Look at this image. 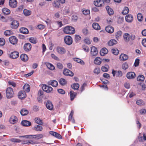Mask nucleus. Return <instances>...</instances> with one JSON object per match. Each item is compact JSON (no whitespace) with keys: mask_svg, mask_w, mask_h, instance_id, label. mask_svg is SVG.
Listing matches in <instances>:
<instances>
[{"mask_svg":"<svg viewBox=\"0 0 146 146\" xmlns=\"http://www.w3.org/2000/svg\"><path fill=\"white\" fill-rule=\"evenodd\" d=\"M129 11V8L128 7H125L122 12V14L123 15H126L127 14Z\"/></svg>","mask_w":146,"mask_h":146,"instance_id":"48","label":"nucleus"},{"mask_svg":"<svg viewBox=\"0 0 146 146\" xmlns=\"http://www.w3.org/2000/svg\"><path fill=\"white\" fill-rule=\"evenodd\" d=\"M18 120V118L16 116H12L9 119V121L11 123L14 124L17 122Z\"/></svg>","mask_w":146,"mask_h":146,"instance_id":"18","label":"nucleus"},{"mask_svg":"<svg viewBox=\"0 0 146 146\" xmlns=\"http://www.w3.org/2000/svg\"><path fill=\"white\" fill-rule=\"evenodd\" d=\"M10 141L14 143H20L21 142V140L17 139L12 138L10 139Z\"/></svg>","mask_w":146,"mask_h":146,"instance_id":"54","label":"nucleus"},{"mask_svg":"<svg viewBox=\"0 0 146 146\" xmlns=\"http://www.w3.org/2000/svg\"><path fill=\"white\" fill-rule=\"evenodd\" d=\"M74 60L77 62L80 63L81 64L83 65L85 64V62L82 60L77 58H75Z\"/></svg>","mask_w":146,"mask_h":146,"instance_id":"43","label":"nucleus"},{"mask_svg":"<svg viewBox=\"0 0 146 146\" xmlns=\"http://www.w3.org/2000/svg\"><path fill=\"white\" fill-rule=\"evenodd\" d=\"M138 139L139 141L143 142V141H146V134L143 133V137H139Z\"/></svg>","mask_w":146,"mask_h":146,"instance_id":"44","label":"nucleus"},{"mask_svg":"<svg viewBox=\"0 0 146 146\" xmlns=\"http://www.w3.org/2000/svg\"><path fill=\"white\" fill-rule=\"evenodd\" d=\"M112 73L113 74V76H115L116 74L117 76L119 77H121L123 75V73L120 70H119L117 71L116 70H114L113 69L112 70Z\"/></svg>","mask_w":146,"mask_h":146,"instance_id":"14","label":"nucleus"},{"mask_svg":"<svg viewBox=\"0 0 146 146\" xmlns=\"http://www.w3.org/2000/svg\"><path fill=\"white\" fill-rule=\"evenodd\" d=\"M46 106L48 110H51L53 108V106L51 102L47 101L46 104Z\"/></svg>","mask_w":146,"mask_h":146,"instance_id":"20","label":"nucleus"},{"mask_svg":"<svg viewBox=\"0 0 146 146\" xmlns=\"http://www.w3.org/2000/svg\"><path fill=\"white\" fill-rule=\"evenodd\" d=\"M20 113L22 115H25L28 114L29 111L23 108L21 110Z\"/></svg>","mask_w":146,"mask_h":146,"instance_id":"40","label":"nucleus"},{"mask_svg":"<svg viewBox=\"0 0 146 146\" xmlns=\"http://www.w3.org/2000/svg\"><path fill=\"white\" fill-rule=\"evenodd\" d=\"M63 31L66 34H73L75 33V30L74 28L73 27L67 26L64 28Z\"/></svg>","mask_w":146,"mask_h":146,"instance_id":"2","label":"nucleus"},{"mask_svg":"<svg viewBox=\"0 0 146 146\" xmlns=\"http://www.w3.org/2000/svg\"><path fill=\"white\" fill-rule=\"evenodd\" d=\"M23 13L25 16H29L31 15V11L27 9H24L23 10Z\"/></svg>","mask_w":146,"mask_h":146,"instance_id":"52","label":"nucleus"},{"mask_svg":"<svg viewBox=\"0 0 146 146\" xmlns=\"http://www.w3.org/2000/svg\"><path fill=\"white\" fill-rule=\"evenodd\" d=\"M70 100L72 101L76 96L77 93L74 91H70Z\"/></svg>","mask_w":146,"mask_h":146,"instance_id":"35","label":"nucleus"},{"mask_svg":"<svg viewBox=\"0 0 146 146\" xmlns=\"http://www.w3.org/2000/svg\"><path fill=\"white\" fill-rule=\"evenodd\" d=\"M117 43V41L114 39H112L108 42V44L109 46H112L116 44Z\"/></svg>","mask_w":146,"mask_h":146,"instance_id":"29","label":"nucleus"},{"mask_svg":"<svg viewBox=\"0 0 146 146\" xmlns=\"http://www.w3.org/2000/svg\"><path fill=\"white\" fill-rule=\"evenodd\" d=\"M59 83L62 86H64L67 84V81L64 78H61L58 81Z\"/></svg>","mask_w":146,"mask_h":146,"instance_id":"33","label":"nucleus"},{"mask_svg":"<svg viewBox=\"0 0 146 146\" xmlns=\"http://www.w3.org/2000/svg\"><path fill=\"white\" fill-rule=\"evenodd\" d=\"M82 48L86 52H88L90 50L89 48L87 46L85 45L83 46Z\"/></svg>","mask_w":146,"mask_h":146,"instance_id":"61","label":"nucleus"},{"mask_svg":"<svg viewBox=\"0 0 146 146\" xmlns=\"http://www.w3.org/2000/svg\"><path fill=\"white\" fill-rule=\"evenodd\" d=\"M139 60L138 59H136L134 63V65L135 67H137L139 66Z\"/></svg>","mask_w":146,"mask_h":146,"instance_id":"62","label":"nucleus"},{"mask_svg":"<svg viewBox=\"0 0 146 146\" xmlns=\"http://www.w3.org/2000/svg\"><path fill=\"white\" fill-rule=\"evenodd\" d=\"M19 53L18 52L14 51L11 52L9 54V57L15 59L17 58L19 56Z\"/></svg>","mask_w":146,"mask_h":146,"instance_id":"9","label":"nucleus"},{"mask_svg":"<svg viewBox=\"0 0 146 146\" xmlns=\"http://www.w3.org/2000/svg\"><path fill=\"white\" fill-rule=\"evenodd\" d=\"M123 38L124 41L126 42H128L130 40H134L135 38V36L134 35H131L127 33H125L123 35Z\"/></svg>","mask_w":146,"mask_h":146,"instance_id":"1","label":"nucleus"},{"mask_svg":"<svg viewBox=\"0 0 146 146\" xmlns=\"http://www.w3.org/2000/svg\"><path fill=\"white\" fill-rule=\"evenodd\" d=\"M57 52L60 54H63L66 52V50L64 48L61 47H58L56 48Z\"/></svg>","mask_w":146,"mask_h":146,"instance_id":"11","label":"nucleus"},{"mask_svg":"<svg viewBox=\"0 0 146 146\" xmlns=\"http://www.w3.org/2000/svg\"><path fill=\"white\" fill-rule=\"evenodd\" d=\"M35 122L39 125H42L43 123L42 120L39 117L35 118Z\"/></svg>","mask_w":146,"mask_h":146,"instance_id":"39","label":"nucleus"},{"mask_svg":"<svg viewBox=\"0 0 146 146\" xmlns=\"http://www.w3.org/2000/svg\"><path fill=\"white\" fill-rule=\"evenodd\" d=\"M13 34V32L10 30H7L4 32V34L6 36H10Z\"/></svg>","mask_w":146,"mask_h":146,"instance_id":"46","label":"nucleus"},{"mask_svg":"<svg viewBox=\"0 0 146 146\" xmlns=\"http://www.w3.org/2000/svg\"><path fill=\"white\" fill-rule=\"evenodd\" d=\"M42 89L44 91L48 93L51 92L53 90V88L50 86L46 85H43L42 86Z\"/></svg>","mask_w":146,"mask_h":146,"instance_id":"5","label":"nucleus"},{"mask_svg":"<svg viewBox=\"0 0 146 146\" xmlns=\"http://www.w3.org/2000/svg\"><path fill=\"white\" fill-rule=\"evenodd\" d=\"M108 49L106 48H103L101 50L100 54L102 56H104L108 53Z\"/></svg>","mask_w":146,"mask_h":146,"instance_id":"34","label":"nucleus"},{"mask_svg":"<svg viewBox=\"0 0 146 146\" xmlns=\"http://www.w3.org/2000/svg\"><path fill=\"white\" fill-rule=\"evenodd\" d=\"M128 65L127 62H125L123 63L122 65V68L124 70L127 69L128 68Z\"/></svg>","mask_w":146,"mask_h":146,"instance_id":"58","label":"nucleus"},{"mask_svg":"<svg viewBox=\"0 0 146 146\" xmlns=\"http://www.w3.org/2000/svg\"><path fill=\"white\" fill-rule=\"evenodd\" d=\"M92 27L95 30H100V27L99 24L96 23H94L92 25Z\"/></svg>","mask_w":146,"mask_h":146,"instance_id":"28","label":"nucleus"},{"mask_svg":"<svg viewBox=\"0 0 146 146\" xmlns=\"http://www.w3.org/2000/svg\"><path fill=\"white\" fill-rule=\"evenodd\" d=\"M19 31L21 33L25 34H28L29 32L28 29L24 27H21L19 29Z\"/></svg>","mask_w":146,"mask_h":146,"instance_id":"25","label":"nucleus"},{"mask_svg":"<svg viewBox=\"0 0 146 146\" xmlns=\"http://www.w3.org/2000/svg\"><path fill=\"white\" fill-rule=\"evenodd\" d=\"M31 47L32 46L30 43H26L24 45L23 49L25 51L28 52L31 50Z\"/></svg>","mask_w":146,"mask_h":146,"instance_id":"8","label":"nucleus"},{"mask_svg":"<svg viewBox=\"0 0 146 146\" xmlns=\"http://www.w3.org/2000/svg\"><path fill=\"white\" fill-rule=\"evenodd\" d=\"M35 139L37 140L42 138L44 137L43 135L41 134L35 135Z\"/></svg>","mask_w":146,"mask_h":146,"instance_id":"55","label":"nucleus"},{"mask_svg":"<svg viewBox=\"0 0 146 146\" xmlns=\"http://www.w3.org/2000/svg\"><path fill=\"white\" fill-rule=\"evenodd\" d=\"M52 5L56 8H58L60 5V3L58 1H54L52 3Z\"/></svg>","mask_w":146,"mask_h":146,"instance_id":"37","label":"nucleus"},{"mask_svg":"<svg viewBox=\"0 0 146 146\" xmlns=\"http://www.w3.org/2000/svg\"><path fill=\"white\" fill-rule=\"evenodd\" d=\"M21 123L23 126H29L31 125V123L30 121L26 120L23 121Z\"/></svg>","mask_w":146,"mask_h":146,"instance_id":"30","label":"nucleus"},{"mask_svg":"<svg viewBox=\"0 0 146 146\" xmlns=\"http://www.w3.org/2000/svg\"><path fill=\"white\" fill-rule=\"evenodd\" d=\"M63 73L65 76H73L74 73L71 71L67 68H65L63 70Z\"/></svg>","mask_w":146,"mask_h":146,"instance_id":"6","label":"nucleus"},{"mask_svg":"<svg viewBox=\"0 0 146 146\" xmlns=\"http://www.w3.org/2000/svg\"><path fill=\"white\" fill-rule=\"evenodd\" d=\"M82 10H82V11L83 14L84 15H88L90 13V11L89 10L87 9L83 10Z\"/></svg>","mask_w":146,"mask_h":146,"instance_id":"59","label":"nucleus"},{"mask_svg":"<svg viewBox=\"0 0 146 146\" xmlns=\"http://www.w3.org/2000/svg\"><path fill=\"white\" fill-rule=\"evenodd\" d=\"M100 70L99 68L97 67L95 68L94 70V72L95 74L98 75L99 74L100 72Z\"/></svg>","mask_w":146,"mask_h":146,"instance_id":"56","label":"nucleus"},{"mask_svg":"<svg viewBox=\"0 0 146 146\" xmlns=\"http://www.w3.org/2000/svg\"><path fill=\"white\" fill-rule=\"evenodd\" d=\"M64 41L65 43L67 45H70L72 43V39L70 36H66L64 37Z\"/></svg>","mask_w":146,"mask_h":146,"instance_id":"4","label":"nucleus"},{"mask_svg":"<svg viewBox=\"0 0 146 146\" xmlns=\"http://www.w3.org/2000/svg\"><path fill=\"white\" fill-rule=\"evenodd\" d=\"M5 43V40L3 38H0V46H2L4 45Z\"/></svg>","mask_w":146,"mask_h":146,"instance_id":"63","label":"nucleus"},{"mask_svg":"<svg viewBox=\"0 0 146 146\" xmlns=\"http://www.w3.org/2000/svg\"><path fill=\"white\" fill-rule=\"evenodd\" d=\"M6 96L7 98H11L13 97L14 92L13 89L10 87L8 88L6 91Z\"/></svg>","mask_w":146,"mask_h":146,"instance_id":"3","label":"nucleus"},{"mask_svg":"<svg viewBox=\"0 0 146 146\" xmlns=\"http://www.w3.org/2000/svg\"><path fill=\"white\" fill-rule=\"evenodd\" d=\"M19 98L21 100H23L26 98L27 95L25 91H21L18 93Z\"/></svg>","mask_w":146,"mask_h":146,"instance_id":"10","label":"nucleus"},{"mask_svg":"<svg viewBox=\"0 0 146 146\" xmlns=\"http://www.w3.org/2000/svg\"><path fill=\"white\" fill-rule=\"evenodd\" d=\"M2 12L5 14L8 15L10 13V10L6 8H3L2 9Z\"/></svg>","mask_w":146,"mask_h":146,"instance_id":"42","label":"nucleus"},{"mask_svg":"<svg viewBox=\"0 0 146 146\" xmlns=\"http://www.w3.org/2000/svg\"><path fill=\"white\" fill-rule=\"evenodd\" d=\"M105 29L106 31L110 33H112L114 31L113 27L111 26L106 27Z\"/></svg>","mask_w":146,"mask_h":146,"instance_id":"23","label":"nucleus"},{"mask_svg":"<svg viewBox=\"0 0 146 146\" xmlns=\"http://www.w3.org/2000/svg\"><path fill=\"white\" fill-rule=\"evenodd\" d=\"M144 79V76L142 75H139L137 78V80L139 81H143Z\"/></svg>","mask_w":146,"mask_h":146,"instance_id":"47","label":"nucleus"},{"mask_svg":"<svg viewBox=\"0 0 146 146\" xmlns=\"http://www.w3.org/2000/svg\"><path fill=\"white\" fill-rule=\"evenodd\" d=\"M125 19L127 22L131 23L133 20V16L131 14H128L125 16Z\"/></svg>","mask_w":146,"mask_h":146,"instance_id":"19","label":"nucleus"},{"mask_svg":"<svg viewBox=\"0 0 146 146\" xmlns=\"http://www.w3.org/2000/svg\"><path fill=\"white\" fill-rule=\"evenodd\" d=\"M74 111L72 110L71 111L68 117L69 120L71 121L73 123H74L75 121L73 117L74 114Z\"/></svg>","mask_w":146,"mask_h":146,"instance_id":"31","label":"nucleus"},{"mask_svg":"<svg viewBox=\"0 0 146 146\" xmlns=\"http://www.w3.org/2000/svg\"><path fill=\"white\" fill-rule=\"evenodd\" d=\"M49 133L53 136L56 137L57 138L61 139L62 138V136L56 132L50 131L49 132Z\"/></svg>","mask_w":146,"mask_h":146,"instance_id":"17","label":"nucleus"},{"mask_svg":"<svg viewBox=\"0 0 146 146\" xmlns=\"http://www.w3.org/2000/svg\"><path fill=\"white\" fill-rule=\"evenodd\" d=\"M136 76L135 73L133 72H129L127 73L126 77L127 78L129 79H133Z\"/></svg>","mask_w":146,"mask_h":146,"instance_id":"15","label":"nucleus"},{"mask_svg":"<svg viewBox=\"0 0 146 146\" xmlns=\"http://www.w3.org/2000/svg\"><path fill=\"white\" fill-rule=\"evenodd\" d=\"M122 34V32L121 31H118L115 34L116 38L117 39L121 36Z\"/></svg>","mask_w":146,"mask_h":146,"instance_id":"49","label":"nucleus"},{"mask_svg":"<svg viewBox=\"0 0 146 146\" xmlns=\"http://www.w3.org/2000/svg\"><path fill=\"white\" fill-rule=\"evenodd\" d=\"M23 88L25 92H28L30 91V86L27 84H25L23 86Z\"/></svg>","mask_w":146,"mask_h":146,"instance_id":"38","label":"nucleus"},{"mask_svg":"<svg viewBox=\"0 0 146 146\" xmlns=\"http://www.w3.org/2000/svg\"><path fill=\"white\" fill-rule=\"evenodd\" d=\"M106 9L108 11V14L110 15H111L113 14V10L110 8V7L108 6H107L106 7Z\"/></svg>","mask_w":146,"mask_h":146,"instance_id":"36","label":"nucleus"},{"mask_svg":"<svg viewBox=\"0 0 146 146\" xmlns=\"http://www.w3.org/2000/svg\"><path fill=\"white\" fill-rule=\"evenodd\" d=\"M128 56L124 54H121L119 56V59L121 60L125 61L128 59Z\"/></svg>","mask_w":146,"mask_h":146,"instance_id":"26","label":"nucleus"},{"mask_svg":"<svg viewBox=\"0 0 146 146\" xmlns=\"http://www.w3.org/2000/svg\"><path fill=\"white\" fill-rule=\"evenodd\" d=\"M102 60L99 57H97L94 61V63L97 65H100L101 63Z\"/></svg>","mask_w":146,"mask_h":146,"instance_id":"32","label":"nucleus"},{"mask_svg":"<svg viewBox=\"0 0 146 146\" xmlns=\"http://www.w3.org/2000/svg\"><path fill=\"white\" fill-rule=\"evenodd\" d=\"M11 27L13 29H16L19 25V23L17 21L14 20L12 21L11 24Z\"/></svg>","mask_w":146,"mask_h":146,"instance_id":"7","label":"nucleus"},{"mask_svg":"<svg viewBox=\"0 0 146 146\" xmlns=\"http://www.w3.org/2000/svg\"><path fill=\"white\" fill-rule=\"evenodd\" d=\"M47 67L50 70H54L55 69V67L52 64L50 63H48L46 65Z\"/></svg>","mask_w":146,"mask_h":146,"instance_id":"50","label":"nucleus"},{"mask_svg":"<svg viewBox=\"0 0 146 146\" xmlns=\"http://www.w3.org/2000/svg\"><path fill=\"white\" fill-rule=\"evenodd\" d=\"M71 87L74 89L77 90L79 87V84L78 83H74L73 85L71 86Z\"/></svg>","mask_w":146,"mask_h":146,"instance_id":"51","label":"nucleus"},{"mask_svg":"<svg viewBox=\"0 0 146 146\" xmlns=\"http://www.w3.org/2000/svg\"><path fill=\"white\" fill-rule=\"evenodd\" d=\"M91 53L93 56H96L98 54L97 48L94 46H92L91 48Z\"/></svg>","mask_w":146,"mask_h":146,"instance_id":"21","label":"nucleus"},{"mask_svg":"<svg viewBox=\"0 0 146 146\" xmlns=\"http://www.w3.org/2000/svg\"><path fill=\"white\" fill-rule=\"evenodd\" d=\"M111 51L113 54H114L117 55L119 53V50L117 48H113L111 50Z\"/></svg>","mask_w":146,"mask_h":146,"instance_id":"57","label":"nucleus"},{"mask_svg":"<svg viewBox=\"0 0 146 146\" xmlns=\"http://www.w3.org/2000/svg\"><path fill=\"white\" fill-rule=\"evenodd\" d=\"M137 17L138 20L139 21H141L143 19V16L141 13H138L137 14Z\"/></svg>","mask_w":146,"mask_h":146,"instance_id":"53","label":"nucleus"},{"mask_svg":"<svg viewBox=\"0 0 146 146\" xmlns=\"http://www.w3.org/2000/svg\"><path fill=\"white\" fill-rule=\"evenodd\" d=\"M47 83L48 85H51L53 87H56L58 85L57 81L55 80H50Z\"/></svg>","mask_w":146,"mask_h":146,"instance_id":"16","label":"nucleus"},{"mask_svg":"<svg viewBox=\"0 0 146 146\" xmlns=\"http://www.w3.org/2000/svg\"><path fill=\"white\" fill-rule=\"evenodd\" d=\"M9 41L10 42L13 44H15L17 42L18 39L17 38L14 36H12L9 38Z\"/></svg>","mask_w":146,"mask_h":146,"instance_id":"13","label":"nucleus"},{"mask_svg":"<svg viewBox=\"0 0 146 146\" xmlns=\"http://www.w3.org/2000/svg\"><path fill=\"white\" fill-rule=\"evenodd\" d=\"M33 130L37 131H40L42 130L43 128L42 126L38 125H36L34 126L33 128Z\"/></svg>","mask_w":146,"mask_h":146,"instance_id":"24","label":"nucleus"},{"mask_svg":"<svg viewBox=\"0 0 146 146\" xmlns=\"http://www.w3.org/2000/svg\"><path fill=\"white\" fill-rule=\"evenodd\" d=\"M20 57L21 60L23 62L27 61L29 59L27 55L25 54H22L20 55Z\"/></svg>","mask_w":146,"mask_h":146,"instance_id":"22","label":"nucleus"},{"mask_svg":"<svg viewBox=\"0 0 146 146\" xmlns=\"http://www.w3.org/2000/svg\"><path fill=\"white\" fill-rule=\"evenodd\" d=\"M29 41L31 43L35 44L36 43V41L35 38L33 37H31L29 39Z\"/></svg>","mask_w":146,"mask_h":146,"instance_id":"60","label":"nucleus"},{"mask_svg":"<svg viewBox=\"0 0 146 146\" xmlns=\"http://www.w3.org/2000/svg\"><path fill=\"white\" fill-rule=\"evenodd\" d=\"M141 114L145 115L146 114V110L144 109H142L139 110Z\"/></svg>","mask_w":146,"mask_h":146,"instance_id":"64","label":"nucleus"},{"mask_svg":"<svg viewBox=\"0 0 146 146\" xmlns=\"http://www.w3.org/2000/svg\"><path fill=\"white\" fill-rule=\"evenodd\" d=\"M103 0H97L94 1V5L97 7H101L102 5V2Z\"/></svg>","mask_w":146,"mask_h":146,"instance_id":"27","label":"nucleus"},{"mask_svg":"<svg viewBox=\"0 0 146 146\" xmlns=\"http://www.w3.org/2000/svg\"><path fill=\"white\" fill-rule=\"evenodd\" d=\"M17 2L16 0H9V5L12 8H15L17 6Z\"/></svg>","mask_w":146,"mask_h":146,"instance_id":"12","label":"nucleus"},{"mask_svg":"<svg viewBox=\"0 0 146 146\" xmlns=\"http://www.w3.org/2000/svg\"><path fill=\"white\" fill-rule=\"evenodd\" d=\"M70 12L69 7H65L63 10V13L64 15H66Z\"/></svg>","mask_w":146,"mask_h":146,"instance_id":"45","label":"nucleus"},{"mask_svg":"<svg viewBox=\"0 0 146 146\" xmlns=\"http://www.w3.org/2000/svg\"><path fill=\"white\" fill-rule=\"evenodd\" d=\"M136 104L139 106H144L145 105L144 102L141 99L137 100L136 102Z\"/></svg>","mask_w":146,"mask_h":146,"instance_id":"41","label":"nucleus"}]
</instances>
